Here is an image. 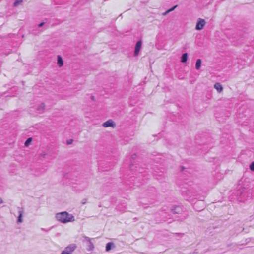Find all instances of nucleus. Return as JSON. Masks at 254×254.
<instances>
[{"label": "nucleus", "instance_id": "0eeeda50", "mask_svg": "<svg viewBox=\"0 0 254 254\" xmlns=\"http://www.w3.org/2000/svg\"><path fill=\"white\" fill-rule=\"evenodd\" d=\"M182 194L185 196L191 197L193 194L192 192H191L190 190L185 188L181 190Z\"/></svg>", "mask_w": 254, "mask_h": 254}, {"label": "nucleus", "instance_id": "aec40b11", "mask_svg": "<svg viewBox=\"0 0 254 254\" xmlns=\"http://www.w3.org/2000/svg\"><path fill=\"white\" fill-rule=\"evenodd\" d=\"M177 6H178L177 5H175L173 7H172V8L169 9V11L171 12V11H173L177 7Z\"/></svg>", "mask_w": 254, "mask_h": 254}, {"label": "nucleus", "instance_id": "b1692460", "mask_svg": "<svg viewBox=\"0 0 254 254\" xmlns=\"http://www.w3.org/2000/svg\"><path fill=\"white\" fill-rule=\"evenodd\" d=\"M136 155L135 154H134L132 155L131 158L132 159H135L136 158Z\"/></svg>", "mask_w": 254, "mask_h": 254}, {"label": "nucleus", "instance_id": "cd10ccee", "mask_svg": "<svg viewBox=\"0 0 254 254\" xmlns=\"http://www.w3.org/2000/svg\"><path fill=\"white\" fill-rule=\"evenodd\" d=\"M185 169V168L183 166L181 167V171H183Z\"/></svg>", "mask_w": 254, "mask_h": 254}, {"label": "nucleus", "instance_id": "f257e3e1", "mask_svg": "<svg viewBox=\"0 0 254 254\" xmlns=\"http://www.w3.org/2000/svg\"><path fill=\"white\" fill-rule=\"evenodd\" d=\"M56 218L58 221H60L63 223H66L75 221L74 216L66 211L57 213L56 215Z\"/></svg>", "mask_w": 254, "mask_h": 254}, {"label": "nucleus", "instance_id": "a878e982", "mask_svg": "<svg viewBox=\"0 0 254 254\" xmlns=\"http://www.w3.org/2000/svg\"><path fill=\"white\" fill-rule=\"evenodd\" d=\"M170 12V11H169V9L167 10L166 11H165L164 13H163V15H166L167 14H168V13Z\"/></svg>", "mask_w": 254, "mask_h": 254}, {"label": "nucleus", "instance_id": "9b49d317", "mask_svg": "<svg viewBox=\"0 0 254 254\" xmlns=\"http://www.w3.org/2000/svg\"><path fill=\"white\" fill-rule=\"evenodd\" d=\"M214 88L217 90L218 92H221L223 90V87L219 83H216L214 84Z\"/></svg>", "mask_w": 254, "mask_h": 254}, {"label": "nucleus", "instance_id": "f3484780", "mask_svg": "<svg viewBox=\"0 0 254 254\" xmlns=\"http://www.w3.org/2000/svg\"><path fill=\"white\" fill-rule=\"evenodd\" d=\"M22 2V0H16L14 3V5L15 6H17L18 5H19L20 3H21Z\"/></svg>", "mask_w": 254, "mask_h": 254}, {"label": "nucleus", "instance_id": "5701e85b", "mask_svg": "<svg viewBox=\"0 0 254 254\" xmlns=\"http://www.w3.org/2000/svg\"><path fill=\"white\" fill-rule=\"evenodd\" d=\"M44 24H45L44 22H41V23H39L38 24V27H42L44 25Z\"/></svg>", "mask_w": 254, "mask_h": 254}, {"label": "nucleus", "instance_id": "20e7f679", "mask_svg": "<svg viewBox=\"0 0 254 254\" xmlns=\"http://www.w3.org/2000/svg\"><path fill=\"white\" fill-rule=\"evenodd\" d=\"M142 46V41L141 40L138 41L135 46L134 55V56H138L139 52L141 49Z\"/></svg>", "mask_w": 254, "mask_h": 254}, {"label": "nucleus", "instance_id": "39448f33", "mask_svg": "<svg viewBox=\"0 0 254 254\" xmlns=\"http://www.w3.org/2000/svg\"><path fill=\"white\" fill-rule=\"evenodd\" d=\"M76 247H77L75 244H71L67 247H65L64 249V251L68 253L69 254H72L74 251L76 249Z\"/></svg>", "mask_w": 254, "mask_h": 254}, {"label": "nucleus", "instance_id": "4468645a", "mask_svg": "<svg viewBox=\"0 0 254 254\" xmlns=\"http://www.w3.org/2000/svg\"><path fill=\"white\" fill-rule=\"evenodd\" d=\"M188 55L187 53L182 54L181 58V61L182 63H186L188 60Z\"/></svg>", "mask_w": 254, "mask_h": 254}, {"label": "nucleus", "instance_id": "1a4fd4ad", "mask_svg": "<svg viewBox=\"0 0 254 254\" xmlns=\"http://www.w3.org/2000/svg\"><path fill=\"white\" fill-rule=\"evenodd\" d=\"M114 126L115 123L112 120H109L107 121L104 123L103 124V126L105 127H114Z\"/></svg>", "mask_w": 254, "mask_h": 254}, {"label": "nucleus", "instance_id": "f03ea898", "mask_svg": "<svg viewBox=\"0 0 254 254\" xmlns=\"http://www.w3.org/2000/svg\"><path fill=\"white\" fill-rule=\"evenodd\" d=\"M82 241L83 242L86 241L88 242L87 250L88 251H91L94 249V246L93 243L91 242V239L89 237L85 236H83Z\"/></svg>", "mask_w": 254, "mask_h": 254}, {"label": "nucleus", "instance_id": "f8f14e48", "mask_svg": "<svg viewBox=\"0 0 254 254\" xmlns=\"http://www.w3.org/2000/svg\"><path fill=\"white\" fill-rule=\"evenodd\" d=\"M57 64L59 67H62L64 65V61L62 58L60 56H58Z\"/></svg>", "mask_w": 254, "mask_h": 254}, {"label": "nucleus", "instance_id": "a211bd4d", "mask_svg": "<svg viewBox=\"0 0 254 254\" xmlns=\"http://www.w3.org/2000/svg\"><path fill=\"white\" fill-rule=\"evenodd\" d=\"M249 167L251 170L254 171V162H252L250 164Z\"/></svg>", "mask_w": 254, "mask_h": 254}, {"label": "nucleus", "instance_id": "6ab92c4d", "mask_svg": "<svg viewBox=\"0 0 254 254\" xmlns=\"http://www.w3.org/2000/svg\"><path fill=\"white\" fill-rule=\"evenodd\" d=\"M47 155V154L46 153H42L40 154V157L41 158H44L46 157V156Z\"/></svg>", "mask_w": 254, "mask_h": 254}, {"label": "nucleus", "instance_id": "412c9836", "mask_svg": "<svg viewBox=\"0 0 254 254\" xmlns=\"http://www.w3.org/2000/svg\"><path fill=\"white\" fill-rule=\"evenodd\" d=\"M87 199L86 198H84L82 199L81 203L82 204L84 205L87 203Z\"/></svg>", "mask_w": 254, "mask_h": 254}, {"label": "nucleus", "instance_id": "9d476101", "mask_svg": "<svg viewBox=\"0 0 254 254\" xmlns=\"http://www.w3.org/2000/svg\"><path fill=\"white\" fill-rule=\"evenodd\" d=\"M45 105L44 103H42L40 104L37 108V112L39 114L43 113L45 110Z\"/></svg>", "mask_w": 254, "mask_h": 254}, {"label": "nucleus", "instance_id": "423d86ee", "mask_svg": "<svg viewBox=\"0 0 254 254\" xmlns=\"http://www.w3.org/2000/svg\"><path fill=\"white\" fill-rule=\"evenodd\" d=\"M18 216L17 218V223H20L23 222L22 217L24 213L22 208L18 207Z\"/></svg>", "mask_w": 254, "mask_h": 254}, {"label": "nucleus", "instance_id": "393cba45", "mask_svg": "<svg viewBox=\"0 0 254 254\" xmlns=\"http://www.w3.org/2000/svg\"><path fill=\"white\" fill-rule=\"evenodd\" d=\"M41 230H42V231H46V232H48V231H49L50 230V229H45L43 228H41Z\"/></svg>", "mask_w": 254, "mask_h": 254}, {"label": "nucleus", "instance_id": "7c9ffc66", "mask_svg": "<svg viewBox=\"0 0 254 254\" xmlns=\"http://www.w3.org/2000/svg\"><path fill=\"white\" fill-rule=\"evenodd\" d=\"M91 99H92V100H94V96H91Z\"/></svg>", "mask_w": 254, "mask_h": 254}, {"label": "nucleus", "instance_id": "c85d7f7f", "mask_svg": "<svg viewBox=\"0 0 254 254\" xmlns=\"http://www.w3.org/2000/svg\"><path fill=\"white\" fill-rule=\"evenodd\" d=\"M3 202V201L2 199L0 197V204L2 203Z\"/></svg>", "mask_w": 254, "mask_h": 254}, {"label": "nucleus", "instance_id": "c756f323", "mask_svg": "<svg viewBox=\"0 0 254 254\" xmlns=\"http://www.w3.org/2000/svg\"><path fill=\"white\" fill-rule=\"evenodd\" d=\"M130 168H131V169H132V167H133V165H132V164H130Z\"/></svg>", "mask_w": 254, "mask_h": 254}, {"label": "nucleus", "instance_id": "bb28decb", "mask_svg": "<svg viewBox=\"0 0 254 254\" xmlns=\"http://www.w3.org/2000/svg\"><path fill=\"white\" fill-rule=\"evenodd\" d=\"M186 218V216H183V217L180 218V219L181 221H182V220L185 219Z\"/></svg>", "mask_w": 254, "mask_h": 254}, {"label": "nucleus", "instance_id": "4be33fe9", "mask_svg": "<svg viewBox=\"0 0 254 254\" xmlns=\"http://www.w3.org/2000/svg\"><path fill=\"white\" fill-rule=\"evenodd\" d=\"M73 142V140L72 139H69V140H68L67 141V144H72Z\"/></svg>", "mask_w": 254, "mask_h": 254}, {"label": "nucleus", "instance_id": "dca6fc26", "mask_svg": "<svg viewBox=\"0 0 254 254\" xmlns=\"http://www.w3.org/2000/svg\"><path fill=\"white\" fill-rule=\"evenodd\" d=\"M32 140V138L31 137L27 138V140H26V141L25 142V145L26 146H28L29 145V144L31 142Z\"/></svg>", "mask_w": 254, "mask_h": 254}, {"label": "nucleus", "instance_id": "2eb2a0df", "mask_svg": "<svg viewBox=\"0 0 254 254\" xmlns=\"http://www.w3.org/2000/svg\"><path fill=\"white\" fill-rule=\"evenodd\" d=\"M201 60L200 59H198L196 60V64H195V68L197 70H199L200 68L201 67Z\"/></svg>", "mask_w": 254, "mask_h": 254}, {"label": "nucleus", "instance_id": "6e6552de", "mask_svg": "<svg viewBox=\"0 0 254 254\" xmlns=\"http://www.w3.org/2000/svg\"><path fill=\"white\" fill-rule=\"evenodd\" d=\"M182 211V208L179 206H175L171 209V211L174 214H179Z\"/></svg>", "mask_w": 254, "mask_h": 254}, {"label": "nucleus", "instance_id": "ddd939ff", "mask_svg": "<svg viewBox=\"0 0 254 254\" xmlns=\"http://www.w3.org/2000/svg\"><path fill=\"white\" fill-rule=\"evenodd\" d=\"M113 247H114V244L113 242H109V243H108L106 244V251L107 252H109Z\"/></svg>", "mask_w": 254, "mask_h": 254}, {"label": "nucleus", "instance_id": "7ed1b4c3", "mask_svg": "<svg viewBox=\"0 0 254 254\" xmlns=\"http://www.w3.org/2000/svg\"><path fill=\"white\" fill-rule=\"evenodd\" d=\"M205 24V20L203 19L199 18L197 22L195 29L197 30H202Z\"/></svg>", "mask_w": 254, "mask_h": 254}]
</instances>
